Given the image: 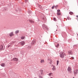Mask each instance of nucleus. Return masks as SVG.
<instances>
[{
	"mask_svg": "<svg viewBox=\"0 0 78 78\" xmlns=\"http://www.w3.org/2000/svg\"><path fill=\"white\" fill-rule=\"evenodd\" d=\"M3 46L2 45H1L0 46V50H2V49H3Z\"/></svg>",
	"mask_w": 78,
	"mask_h": 78,
	"instance_id": "14",
	"label": "nucleus"
},
{
	"mask_svg": "<svg viewBox=\"0 0 78 78\" xmlns=\"http://www.w3.org/2000/svg\"><path fill=\"white\" fill-rule=\"evenodd\" d=\"M67 19L68 20H71V19L70 18V17L69 16L67 17Z\"/></svg>",
	"mask_w": 78,
	"mask_h": 78,
	"instance_id": "21",
	"label": "nucleus"
},
{
	"mask_svg": "<svg viewBox=\"0 0 78 78\" xmlns=\"http://www.w3.org/2000/svg\"><path fill=\"white\" fill-rule=\"evenodd\" d=\"M66 56L65 53L63 52H61L60 53V56L61 58H64V56Z\"/></svg>",
	"mask_w": 78,
	"mask_h": 78,
	"instance_id": "1",
	"label": "nucleus"
},
{
	"mask_svg": "<svg viewBox=\"0 0 78 78\" xmlns=\"http://www.w3.org/2000/svg\"><path fill=\"white\" fill-rule=\"evenodd\" d=\"M38 7L39 8L41 9H42V10L43 9V8H42V6L41 5H38Z\"/></svg>",
	"mask_w": 78,
	"mask_h": 78,
	"instance_id": "13",
	"label": "nucleus"
},
{
	"mask_svg": "<svg viewBox=\"0 0 78 78\" xmlns=\"http://www.w3.org/2000/svg\"><path fill=\"white\" fill-rule=\"evenodd\" d=\"M74 59V57H71V59Z\"/></svg>",
	"mask_w": 78,
	"mask_h": 78,
	"instance_id": "29",
	"label": "nucleus"
},
{
	"mask_svg": "<svg viewBox=\"0 0 78 78\" xmlns=\"http://www.w3.org/2000/svg\"><path fill=\"white\" fill-rule=\"evenodd\" d=\"M73 78H74V77Z\"/></svg>",
	"mask_w": 78,
	"mask_h": 78,
	"instance_id": "36",
	"label": "nucleus"
},
{
	"mask_svg": "<svg viewBox=\"0 0 78 78\" xmlns=\"http://www.w3.org/2000/svg\"><path fill=\"white\" fill-rule=\"evenodd\" d=\"M25 42L24 41H21V45L22 46H23V45H24V44H25Z\"/></svg>",
	"mask_w": 78,
	"mask_h": 78,
	"instance_id": "9",
	"label": "nucleus"
},
{
	"mask_svg": "<svg viewBox=\"0 0 78 78\" xmlns=\"http://www.w3.org/2000/svg\"><path fill=\"white\" fill-rule=\"evenodd\" d=\"M55 5H53L52 7V9H54V8H55Z\"/></svg>",
	"mask_w": 78,
	"mask_h": 78,
	"instance_id": "27",
	"label": "nucleus"
},
{
	"mask_svg": "<svg viewBox=\"0 0 78 78\" xmlns=\"http://www.w3.org/2000/svg\"><path fill=\"white\" fill-rule=\"evenodd\" d=\"M78 69H76L75 71H74V75L75 76V75H76V74H78Z\"/></svg>",
	"mask_w": 78,
	"mask_h": 78,
	"instance_id": "4",
	"label": "nucleus"
},
{
	"mask_svg": "<svg viewBox=\"0 0 78 78\" xmlns=\"http://www.w3.org/2000/svg\"><path fill=\"white\" fill-rule=\"evenodd\" d=\"M9 36H10V37L13 36H14V34L13 33V32H12L10 33L9 34Z\"/></svg>",
	"mask_w": 78,
	"mask_h": 78,
	"instance_id": "6",
	"label": "nucleus"
},
{
	"mask_svg": "<svg viewBox=\"0 0 78 78\" xmlns=\"http://www.w3.org/2000/svg\"><path fill=\"white\" fill-rule=\"evenodd\" d=\"M25 38V37H21V39H24Z\"/></svg>",
	"mask_w": 78,
	"mask_h": 78,
	"instance_id": "19",
	"label": "nucleus"
},
{
	"mask_svg": "<svg viewBox=\"0 0 78 78\" xmlns=\"http://www.w3.org/2000/svg\"><path fill=\"white\" fill-rule=\"evenodd\" d=\"M41 75H42V74H43V70H41Z\"/></svg>",
	"mask_w": 78,
	"mask_h": 78,
	"instance_id": "24",
	"label": "nucleus"
},
{
	"mask_svg": "<svg viewBox=\"0 0 78 78\" xmlns=\"http://www.w3.org/2000/svg\"><path fill=\"white\" fill-rule=\"evenodd\" d=\"M43 20H44V21H46V20H47V19H46V17H45L44 16L43 18Z\"/></svg>",
	"mask_w": 78,
	"mask_h": 78,
	"instance_id": "11",
	"label": "nucleus"
},
{
	"mask_svg": "<svg viewBox=\"0 0 78 78\" xmlns=\"http://www.w3.org/2000/svg\"><path fill=\"white\" fill-rule=\"evenodd\" d=\"M8 47H9V46H8Z\"/></svg>",
	"mask_w": 78,
	"mask_h": 78,
	"instance_id": "35",
	"label": "nucleus"
},
{
	"mask_svg": "<svg viewBox=\"0 0 78 78\" xmlns=\"http://www.w3.org/2000/svg\"><path fill=\"white\" fill-rule=\"evenodd\" d=\"M51 62H52V61L51 60Z\"/></svg>",
	"mask_w": 78,
	"mask_h": 78,
	"instance_id": "34",
	"label": "nucleus"
},
{
	"mask_svg": "<svg viewBox=\"0 0 78 78\" xmlns=\"http://www.w3.org/2000/svg\"><path fill=\"white\" fill-rule=\"evenodd\" d=\"M69 14H70V15H72V14H73V12H69Z\"/></svg>",
	"mask_w": 78,
	"mask_h": 78,
	"instance_id": "18",
	"label": "nucleus"
},
{
	"mask_svg": "<svg viewBox=\"0 0 78 78\" xmlns=\"http://www.w3.org/2000/svg\"><path fill=\"white\" fill-rule=\"evenodd\" d=\"M42 28L43 29H45V28L47 29V28H48L47 27V26L45 24H43Z\"/></svg>",
	"mask_w": 78,
	"mask_h": 78,
	"instance_id": "3",
	"label": "nucleus"
},
{
	"mask_svg": "<svg viewBox=\"0 0 78 78\" xmlns=\"http://www.w3.org/2000/svg\"><path fill=\"white\" fill-rule=\"evenodd\" d=\"M44 60H41V63H42L43 64V63H44Z\"/></svg>",
	"mask_w": 78,
	"mask_h": 78,
	"instance_id": "15",
	"label": "nucleus"
},
{
	"mask_svg": "<svg viewBox=\"0 0 78 78\" xmlns=\"http://www.w3.org/2000/svg\"><path fill=\"white\" fill-rule=\"evenodd\" d=\"M28 12L30 14V13H31V11L30 10H29L28 11Z\"/></svg>",
	"mask_w": 78,
	"mask_h": 78,
	"instance_id": "28",
	"label": "nucleus"
},
{
	"mask_svg": "<svg viewBox=\"0 0 78 78\" xmlns=\"http://www.w3.org/2000/svg\"><path fill=\"white\" fill-rule=\"evenodd\" d=\"M68 53L69 55H72V54H73L72 51H69L68 52Z\"/></svg>",
	"mask_w": 78,
	"mask_h": 78,
	"instance_id": "7",
	"label": "nucleus"
},
{
	"mask_svg": "<svg viewBox=\"0 0 78 78\" xmlns=\"http://www.w3.org/2000/svg\"><path fill=\"white\" fill-rule=\"evenodd\" d=\"M77 18H78V16H76Z\"/></svg>",
	"mask_w": 78,
	"mask_h": 78,
	"instance_id": "33",
	"label": "nucleus"
},
{
	"mask_svg": "<svg viewBox=\"0 0 78 78\" xmlns=\"http://www.w3.org/2000/svg\"><path fill=\"white\" fill-rule=\"evenodd\" d=\"M59 46V44H58L57 45H56L55 47H57V48H58Z\"/></svg>",
	"mask_w": 78,
	"mask_h": 78,
	"instance_id": "20",
	"label": "nucleus"
},
{
	"mask_svg": "<svg viewBox=\"0 0 78 78\" xmlns=\"http://www.w3.org/2000/svg\"><path fill=\"white\" fill-rule=\"evenodd\" d=\"M57 66H58V64H59V61H58V60H57Z\"/></svg>",
	"mask_w": 78,
	"mask_h": 78,
	"instance_id": "22",
	"label": "nucleus"
},
{
	"mask_svg": "<svg viewBox=\"0 0 78 78\" xmlns=\"http://www.w3.org/2000/svg\"><path fill=\"white\" fill-rule=\"evenodd\" d=\"M57 7H58V5H56L55 6V8H57Z\"/></svg>",
	"mask_w": 78,
	"mask_h": 78,
	"instance_id": "32",
	"label": "nucleus"
},
{
	"mask_svg": "<svg viewBox=\"0 0 78 78\" xmlns=\"http://www.w3.org/2000/svg\"><path fill=\"white\" fill-rule=\"evenodd\" d=\"M39 77L40 78H42V76H39Z\"/></svg>",
	"mask_w": 78,
	"mask_h": 78,
	"instance_id": "30",
	"label": "nucleus"
},
{
	"mask_svg": "<svg viewBox=\"0 0 78 78\" xmlns=\"http://www.w3.org/2000/svg\"><path fill=\"white\" fill-rule=\"evenodd\" d=\"M19 31L18 30H16L15 32V33L16 34H17V33H19Z\"/></svg>",
	"mask_w": 78,
	"mask_h": 78,
	"instance_id": "16",
	"label": "nucleus"
},
{
	"mask_svg": "<svg viewBox=\"0 0 78 78\" xmlns=\"http://www.w3.org/2000/svg\"><path fill=\"white\" fill-rule=\"evenodd\" d=\"M52 66L53 67L52 68V70H53L55 71L56 70V67H55V66L54 65H52Z\"/></svg>",
	"mask_w": 78,
	"mask_h": 78,
	"instance_id": "5",
	"label": "nucleus"
},
{
	"mask_svg": "<svg viewBox=\"0 0 78 78\" xmlns=\"http://www.w3.org/2000/svg\"><path fill=\"white\" fill-rule=\"evenodd\" d=\"M57 12H60V10H59V9L57 10Z\"/></svg>",
	"mask_w": 78,
	"mask_h": 78,
	"instance_id": "25",
	"label": "nucleus"
},
{
	"mask_svg": "<svg viewBox=\"0 0 78 78\" xmlns=\"http://www.w3.org/2000/svg\"><path fill=\"white\" fill-rule=\"evenodd\" d=\"M13 61H18V58H13Z\"/></svg>",
	"mask_w": 78,
	"mask_h": 78,
	"instance_id": "8",
	"label": "nucleus"
},
{
	"mask_svg": "<svg viewBox=\"0 0 78 78\" xmlns=\"http://www.w3.org/2000/svg\"><path fill=\"white\" fill-rule=\"evenodd\" d=\"M29 21V22H30V23H34V21L33 20H30Z\"/></svg>",
	"mask_w": 78,
	"mask_h": 78,
	"instance_id": "10",
	"label": "nucleus"
},
{
	"mask_svg": "<svg viewBox=\"0 0 78 78\" xmlns=\"http://www.w3.org/2000/svg\"><path fill=\"white\" fill-rule=\"evenodd\" d=\"M57 14L58 16H60V15H61V13L60 12H57Z\"/></svg>",
	"mask_w": 78,
	"mask_h": 78,
	"instance_id": "17",
	"label": "nucleus"
},
{
	"mask_svg": "<svg viewBox=\"0 0 78 78\" xmlns=\"http://www.w3.org/2000/svg\"><path fill=\"white\" fill-rule=\"evenodd\" d=\"M51 75H52V73H50L48 74V75H49V76H51Z\"/></svg>",
	"mask_w": 78,
	"mask_h": 78,
	"instance_id": "23",
	"label": "nucleus"
},
{
	"mask_svg": "<svg viewBox=\"0 0 78 78\" xmlns=\"http://www.w3.org/2000/svg\"><path fill=\"white\" fill-rule=\"evenodd\" d=\"M53 19H54V21H56V18H54Z\"/></svg>",
	"mask_w": 78,
	"mask_h": 78,
	"instance_id": "26",
	"label": "nucleus"
},
{
	"mask_svg": "<svg viewBox=\"0 0 78 78\" xmlns=\"http://www.w3.org/2000/svg\"><path fill=\"white\" fill-rule=\"evenodd\" d=\"M67 71L69 73H72V69H71V67H70V66H69L68 69H67Z\"/></svg>",
	"mask_w": 78,
	"mask_h": 78,
	"instance_id": "2",
	"label": "nucleus"
},
{
	"mask_svg": "<svg viewBox=\"0 0 78 78\" xmlns=\"http://www.w3.org/2000/svg\"><path fill=\"white\" fill-rule=\"evenodd\" d=\"M1 66H2V67H5V64L4 63H3L1 64Z\"/></svg>",
	"mask_w": 78,
	"mask_h": 78,
	"instance_id": "12",
	"label": "nucleus"
},
{
	"mask_svg": "<svg viewBox=\"0 0 78 78\" xmlns=\"http://www.w3.org/2000/svg\"><path fill=\"white\" fill-rule=\"evenodd\" d=\"M28 0H25V2H28Z\"/></svg>",
	"mask_w": 78,
	"mask_h": 78,
	"instance_id": "31",
	"label": "nucleus"
}]
</instances>
